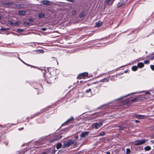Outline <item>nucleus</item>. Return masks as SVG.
Instances as JSON below:
<instances>
[{"instance_id": "obj_1", "label": "nucleus", "mask_w": 154, "mask_h": 154, "mask_svg": "<svg viewBox=\"0 0 154 154\" xmlns=\"http://www.w3.org/2000/svg\"><path fill=\"white\" fill-rule=\"evenodd\" d=\"M102 123L101 122H95L92 125V128L95 129H97L102 126Z\"/></svg>"}, {"instance_id": "obj_2", "label": "nucleus", "mask_w": 154, "mask_h": 154, "mask_svg": "<svg viewBox=\"0 0 154 154\" xmlns=\"http://www.w3.org/2000/svg\"><path fill=\"white\" fill-rule=\"evenodd\" d=\"M147 140L145 139H142L141 140H138L134 142V145H139L145 143L146 141H147Z\"/></svg>"}, {"instance_id": "obj_3", "label": "nucleus", "mask_w": 154, "mask_h": 154, "mask_svg": "<svg viewBox=\"0 0 154 154\" xmlns=\"http://www.w3.org/2000/svg\"><path fill=\"white\" fill-rule=\"evenodd\" d=\"M75 142L74 140H70L64 142L63 146L64 147H68Z\"/></svg>"}, {"instance_id": "obj_4", "label": "nucleus", "mask_w": 154, "mask_h": 154, "mask_svg": "<svg viewBox=\"0 0 154 154\" xmlns=\"http://www.w3.org/2000/svg\"><path fill=\"white\" fill-rule=\"evenodd\" d=\"M88 73L87 72H84L79 74L77 77V79H81L88 76Z\"/></svg>"}, {"instance_id": "obj_5", "label": "nucleus", "mask_w": 154, "mask_h": 154, "mask_svg": "<svg viewBox=\"0 0 154 154\" xmlns=\"http://www.w3.org/2000/svg\"><path fill=\"white\" fill-rule=\"evenodd\" d=\"M91 89L90 88H89L88 89L86 90L85 91V94L88 97H91L92 96V94L91 93Z\"/></svg>"}, {"instance_id": "obj_6", "label": "nucleus", "mask_w": 154, "mask_h": 154, "mask_svg": "<svg viewBox=\"0 0 154 154\" xmlns=\"http://www.w3.org/2000/svg\"><path fill=\"white\" fill-rule=\"evenodd\" d=\"M41 3L42 4L44 5H49L50 2L48 1L44 0Z\"/></svg>"}, {"instance_id": "obj_7", "label": "nucleus", "mask_w": 154, "mask_h": 154, "mask_svg": "<svg viewBox=\"0 0 154 154\" xmlns=\"http://www.w3.org/2000/svg\"><path fill=\"white\" fill-rule=\"evenodd\" d=\"M134 117L140 119H143L144 118V116H143L139 114H135L134 115Z\"/></svg>"}, {"instance_id": "obj_8", "label": "nucleus", "mask_w": 154, "mask_h": 154, "mask_svg": "<svg viewBox=\"0 0 154 154\" xmlns=\"http://www.w3.org/2000/svg\"><path fill=\"white\" fill-rule=\"evenodd\" d=\"M102 25V22L101 21H99L95 23V25L96 27H99Z\"/></svg>"}, {"instance_id": "obj_9", "label": "nucleus", "mask_w": 154, "mask_h": 154, "mask_svg": "<svg viewBox=\"0 0 154 154\" xmlns=\"http://www.w3.org/2000/svg\"><path fill=\"white\" fill-rule=\"evenodd\" d=\"M88 132H85L84 133H82L81 134V137H84L86 136L88 134Z\"/></svg>"}, {"instance_id": "obj_10", "label": "nucleus", "mask_w": 154, "mask_h": 154, "mask_svg": "<svg viewBox=\"0 0 154 154\" xmlns=\"http://www.w3.org/2000/svg\"><path fill=\"white\" fill-rule=\"evenodd\" d=\"M144 64L143 63H139L137 64V67L140 68H142L144 66Z\"/></svg>"}, {"instance_id": "obj_11", "label": "nucleus", "mask_w": 154, "mask_h": 154, "mask_svg": "<svg viewBox=\"0 0 154 154\" xmlns=\"http://www.w3.org/2000/svg\"><path fill=\"white\" fill-rule=\"evenodd\" d=\"M19 13L20 15H23L25 14L26 12L22 10L19 11Z\"/></svg>"}, {"instance_id": "obj_12", "label": "nucleus", "mask_w": 154, "mask_h": 154, "mask_svg": "<svg viewBox=\"0 0 154 154\" xmlns=\"http://www.w3.org/2000/svg\"><path fill=\"white\" fill-rule=\"evenodd\" d=\"M73 119V118L72 117H71L69 119H68L65 122V123H68L69 122L72 120Z\"/></svg>"}, {"instance_id": "obj_13", "label": "nucleus", "mask_w": 154, "mask_h": 154, "mask_svg": "<svg viewBox=\"0 0 154 154\" xmlns=\"http://www.w3.org/2000/svg\"><path fill=\"white\" fill-rule=\"evenodd\" d=\"M62 146V144L61 143H58L57 144L56 148L57 149H60Z\"/></svg>"}, {"instance_id": "obj_14", "label": "nucleus", "mask_w": 154, "mask_h": 154, "mask_svg": "<svg viewBox=\"0 0 154 154\" xmlns=\"http://www.w3.org/2000/svg\"><path fill=\"white\" fill-rule=\"evenodd\" d=\"M145 151H148L151 149V147L149 146H147L144 148Z\"/></svg>"}, {"instance_id": "obj_15", "label": "nucleus", "mask_w": 154, "mask_h": 154, "mask_svg": "<svg viewBox=\"0 0 154 154\" xmlns=\"http://www.w3.org/2000/svg\"><path fill=\"white\" fill-rule=\"evenodd\" d=\"M137 66H134L132 67V69L133 71H135L137 70Z\"/></svg>"}, {"instance_id": "obj_16", "label": "nucleus", "mask_w": 154, "mask_h": 154, "mask_svg": "<svg viewBox=\"0 0 154 154\" xmlns=\"http://www.w3.org/2000/svg\"><path fill=\"white\" fill-rule=\"evenodd\" d=\"M44 16V14L42 13L39 14L38 17L39 18H42Z\"/></svg>"}, {"instance_id": "obj_17", "label": "nucleus", "mask_w": 154, "mask_h": 154, "mask_svg": "<svg viewBox=\"0 0 154 154\" xmlns=\"http://www.w3.org/2000/svg\"><path fill=\"white\" fill-rule=\"evenodd\" d=\"M105 133L104 132H102L99 134V136H102L105 135Z\"/></svg>"}, {"instance_id": "obj_18", "label": "nucleus", "mask_w": 154, "mask_h": 154, "mask_svg": "<svg viewBox=\"0 0 154 154\" xmlns=\"http://www.w3.org/2000/svg\"><path fill=\"white\" fill-rule=\"evenodd\" d=\"M131 152V150L129 149H126V153L127 154H129Z\"/></svg>"}, {"instance_id": "obj_19", "label": "nucleus", "mask_w": 154, "mask_h": 154, "mask_svg": "<svg viewBox=\"0 0 154 154\" xmlns=\"http://www.w3.org/2000/svg\"><path fill=\"white\" fill-rule=\"evenodd\" d=\"M144 62L145 64H148L149 62V60H145L144 61Z\"/></svg>"}, {"instance_id": "obj_20", "label": "nucleus", "mask_w": 154, "mask_h": 154, "mask_svg": "<svg viewBox=\"0 0 154 154\" xmlns=\"http://www.w3.org/2000/svg\"><path fill=\"white\" fill-rule=\"evenodd\" d=\"M111 0H106V3L108 5H111V3H110Z\"/></svg>"}, {"instance_id": "obj_21", "label": "nucleus", "mask_w": 154, "mask_h": 154, "mask_svg": "<svg viewBox=\"0 0 154 154\" xmlns=\"http://www.w3.org/2000/svg\"><path fill=\"white\" fill-rule=\"evenodd\" d=\"M8 23L9 24L12 25V26H13L14 23L12 22L11 21H8Z\"/></svg>"}, {"instance_id": "obj_22", "label": "nucleus", "mask_w": 154, "mask_h": 154, "mask_svg": "<svg viewBox=\"0 0 154 154\" xmlns=\"http://www.w3.org/2000/svg\"><path fill=\"white\" fill-rule=\"evenodd\" d=\"M60 138H61L60 137H58L56 138H55L54 139L52 140V141H54L55 140H57L60 139Z\"/></svg>"}, {"instance_id": "obj_23", "label": "nucleus", "mask_w": 154, "mask_h": 154, "mask_svg": "<svg viewBox=\"0 0 154 154\" xmlns=\"http://www.w3.org/2000/svg\"><path fill=\"white\" fill-rule=\"evenodd\" d=\"M84 15V13H82L80 14L79 17L80 18L82 17Z\"/></svg>"}, {"instance_id": "obj_24", "label": "nucleus", "mask_w": 154, "mask_h": 154, "mask_svg": "<svg viewBox=\"0 0 154 154\" xmlns=\"http://www.w3.org/2000/svg\"><path fill=\"white\" fill-rule=\"evenodd\" d=\"M13 3L12 2H11L7 3L6 4L7 5H13Z\"/></svg>"}, {"instance_id": "obj_25", "label": "nucleus", "mask_w": 154, "mask_h": 154, "mask_svg": "<svg viewBox=\"0 0 154 154\" xmlns=\"http://www.w3.org/2000/svg\"><path fill=\"white\" fill-rule=\"evenodd\" d=\"M23 30H24L23 29H17V31L18 32H22L23 31Z\"/></svg>"}, {"instance_id": "obj_26", "label": "nucleus", "mask_w": 154, "mask_h": 154, "mask_svg": "<svg viewBox=\"0 0 154 154\" xmlns=\"http://www.w3.org/2000/svg\"><path fill=\"white\" fill-rule=\"evenodd\" d=\"M151 68L152 70L154 71V66L153 65H150Z\"/></svg>"}, {"instance_id": "obj_27", "label": "nucleus", "mask_w": 154, "mask_h": 154, "mask_svg": "<svg viewBox=\"0 0 154 154\" xmlns=\"http://www.w3.org/2000/svg\"><path fill=\"white\" fill-rule=\"evenodd\" d=\"M19 23H18V22H16L15 23H14V25H13V26H16L17 25H18V24H19Z\"/></svg>"}, {"instance_id": "obj_28", "label": "nucleus", "mask_w": 154, "mask_h": 154, "mask_svg": "<svg viewBox=\"0 0 154 154\" xmlns=\"http://www.w3.org/2000/svg\"><path fill=\"white\" fill-rule=\"evenodd\" d=\"M150 59L152 60L154 59V55H153L152 56H151L150 57Z\"/></svg>"}, {"instance_id": "obj_29", "label": "nucleus", "mask_w": 154, "mask_h": 154, "mask_svg": "<svg viewBox=\"0 0 154 154\" xmlns=\"http://www.w3.org/2000/svg\"><path fill=\"white\" fill-rule=\"evenodd\" d=\"M46 29L45 28H42L41 30L43 31H45L46 30Z\"/></svg>"}, {"instance_id": "obj_30", "label": "nucleus", "mask_w": 154, "mask_h": 154, "mask_svg": "<svg viewBox=\"0 0 154 154\" xmlns=\"http://www.w3.org/2000/svg\"><path fill=\"white\" fill-rule=\"evenodd\" d=\"M76 13V11H73L72 12V15H74V14H75Z\"/></svg>"}, {"instance_id": "obj_31", "label": "nucleus", "mask_w": 154, "mask_h": 154, "mask_svg": "<svg viewBox=\"0 0 154 154\" xmlns=\"http://www.w3.org/2000/svg\"><path fill=\"white\" fill-rule=\"evenodd\" d=\"M7 29H8V28H7V29H4V28H2L1 29V30H7Z\"/></svg>"}, {"instance_id": "obj_32", "label": "nucleus", "mask_w": 154, "mask_h": 154, "mask_svg": "<svg viewBox=\"0 0 154 154\" xmlns=\"http://www.w3.org/2000/svg\"><path fill=\"white\" fill-rule=\"evenodd\" d=\"M39 51L41 53H44V51L43 50H40Z\"/></svg>"}, {"instance_id": "obj_33", "label": "nucleus", "mask_w": 154, "mask_h": 154, "mask_svg": "<svg viewBox=\"0 0 154 154\" xmlns=\"http://www.w3.org/2000/svg\"><path fill=\"white\" fill-rule=\"evenodd\" d=\"M24 24L26 25H28L29 24V23L27 22H25Z\"/></svg>"}, {"instance_id": "obj_34", "label": "nucleus", "mask_w": 154, "mask_h": 154, "mask_svg": "<svg viewBox=\"0 0 154 154\" xmlns=\"http://www.w3.org/2000/svg\"><path fill=\"white\" fill-rule=\"evenodd\" d=\"M5 143V144L7 146V145H8V142H5L4 143Z\"/></svg>"}, {"instance_id": "obj_35", "label": "nucleus", "mask_w": 154, "mask_h": 154, "mask_svg": "<svg viewBox=\"0 0 154 154\" xmlns=\"http://www.w3.org/2000/svg\"><path fill=\"white\" fill-rule=\"evenodd\" d=\"M67 0L69 1H70V2H72L73 1V0Z\"/></svg>"}, {"instance_id": "obj_36", "label": "nucleus", "mask_w": 154, "mask_h": 154, "mask_svg": "<svg viewBox=\"0 0 154 154\" xmlns=\"http://www.w3.org/2000/svg\"><path fill=\"white\" fill-rule=\"evenodd\" d=\"M135 122H136L137 123H138V122H139V121H138V120H135Z\"/></svg>"}, {"instance_id": "obj_37", "label": "nucleus", "mask_w": 154, "mask_h": 154, "mask_svg": "<svg viewBox=\"0 0 154 154\" xmlns=\"http://www.w3.org/2000/svg\"><path fill=\"white\" fill-rule=\"evenodd\" d=\"M106 154H110V153L109 152H107L106 153Z\"/></svg>"}, {"instance_id": "obj_38", "label": "nucleus", "mask_w": 154, "mask_h": 154, "mask_svg": "<svg viewBox=\"0 0 154 154\" xmlns=\"http://www.w3.org/2000/svg\"><path fill=\"white\" fill-rule=\"evenodd\" d=\"M146 93L147 94H150V93L148 92H146Z\"/></svg>"}, {"instance_id": "obj_39", "label": "nucleus", "mask_w": 154, "mask_h": 154, "mask_svg": "<svg viewBox=\"0 0 154 154\" xmlns=\"http://www.w3.org/2000/svg\"><path fill=\"white\" fill-rule=\"evenodd\" d=\"M42 154H47L46 152H44Z\"/></svg>"}, {"instance_id": "obj_40", "label": "nucleus", "mask_w": 154, "mask_h": 154, "mask_svg": "<svg viewBox=\"0 0 154 154\" xmlns=\"http://www.w3.org/2000/svg\"><path fill=\"white\" fill-rule=\"evenodd\" d=\"M78 138V137H76L75 139H77Z\"/></svg>"}, {"instance_id": "obj_41", "label": "nucleus", "mask_w": 154, "mask_h": 154, "mask_svg": "<svg viewBox=\"0 0 154 154\" xmlns=\"http://www.w3.org/2000/svg\"><path fill=\"white\" fill-rule=\"evenodd\" d=\"M152 137L153 138H154V135L152 136Z\"/></svg>"}, {"instance_id": "obj_42", "label": "nucleus", "mask_w": 154, "mask_h": 154, "mask_svg": "<svg viewBox=\"0 0 154 154\" xmlns=\"http://www.w3.org/2000/svg\"><path fill=\"white\" fill-rule=\"evenodd\" d=\"M19 60H20L22 61V60H21V59H20V58H19Z\"/></svg>"}, {"instance_id": "obj_43", "label": "nucleus", "mask_w": 154, "mask_h": 154, "mask_svg": "<svg viewBox=\"0 0 154 154\" xmlns=\"http://www.w3.org/2000/svg\"><path fill=\"white\" fill-rule=\"evenodd\" d=\"M19 60H20L22 61V60H21V59H20V58H19Z\"/></svg>"}, {"instance_id": "obj_44", "label": "nucleus", "mask_w": 154, "mask_h": 154, "mask_svg": "<svg viewBox=\"0 0 154 154\" xmlns=\"http://www.w3.org/2000/svg\"><path fill=\"white\" fill-rule=\"evenodd\" d=\"M19 60H20L22 61V60H21V59H20V58H19Z\"/></svg>"}, {"instance_id": "obj_45", "label": "nucleus", "mask_w": 154, "mask_h": 154, "mask_svg": "<svg viewBox=\"0 0 154 154\" xmlns=\"http://www.w3.org/2000/svg\"><path fill=\"white\" fill-rule=\"evenodd\" d=\"M19 60H20L22 61V60H21V59H20V58H19Z\"/></svg>"}, {"instance_id": "obj_46", "label": "nucleus", "mask_w": 154, "mask_h": 154, "mask_svg": "<svg viewBox=\"0 0 154 154\" xmlns=\"http://www.w3.org/2000/svg\"><path fill=\"white\" fill-rule=\"evenodd\" d=\"M19 60H20L22 61V60H21V59H20V58H19Z\"/></svg>"}, {"instance_id": "obj_47", "label": "nucleus", "mask_w": 154, "mask_h": 154, "mask_svg": "<svg viewBox=\"0 0 154 154\" xmlns=\"http://www.w3.org/2000/svg\"><path fill=\"white\" fill-rule=\"evenodd\" d=\"M1 16H0V19H1Z\"/></svg>"}, {"instance_id": "obj_48", "label": "nucleus", "mask_w": 154, "mask_h": 154, "mask_svg": "<svg viewBox=\"0 0 154 154\" xmlns=\"http://www.w3.org/2000/svg\"><path fill=\"white\" fill-rule=\"evenodd\" d=\"M135 93H133V94H135Z\"/></svg>"}]
</instances>
